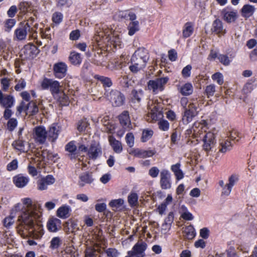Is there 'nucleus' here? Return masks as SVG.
<instances>
[{
    "label": "nucleus",
    "instance_id": "nucleus-1",
    "mask_svg": "<svg viewBox=\"0 0 257 257\" xmlns=\"http://www.w3.org/2000/svg\"><path fill=\"white\" fill-rule=\"evenodd\" d=\"M12 214L17 217L16 228L20 234H24L25 230L29 231L31 237L40 239L44 234L41 215L31 212L21 203L16 204L12 209Z\"/></svg>",
    "mask_w": 257,
    "mask_h": 257
},
{
    "label": "nucleus",
    "instance_id": "nucleus-2",
    "mask_svg": "<svg viewBox=\"0 0 257 257\" xmlns=\"http://www.w3.org/2000/svg\"><path fill=\"white\" fill-rule=\"evenodd\" d=\"M149 58L147 50L143 48L138 49L131 58L130 70L133 73H137L146 67Z\"/></svg>",
    "mask_w": 257,
    "mask_h": 257
},
{
    "label": "nucleus",
    "instance_id": "nucleus-3",
    "mask_svg": "<svg viewBox=\"0 0 257 257\" xmlns=\"http://www.w3.org/2000/svg\"><path fill=\"white\" fill-rule=\"evenodd\" d=\"M104 96L113 107H119L122 105L124 102V95L116 89H106Z\"/></svg>",
    "mask_w": 257,
    "mask_h": 257
},
{
    "label": "nucleus",
    "instance_id": "nucleus-4",
    "mask_svg": "<svg viewBox=\"0 0 257 257\" xmlns=\"http://www.w3.org/2000/svg\"><path fill=\"white\" fill-rule=\"evenodd\" d=\"M34 20V18H31L25 25L18 28L15 30V35L17 40H24L26 39L28 32L31 33L32 31L36 32V31H34L33 29L31 28V25Z\"/></svg>",
    "mask_w": 257,
    "mask_h": 257
},
{
    "label": "nucleus",
    "instance_id": "nucleus-5",
    "mask_svg": "<svg viewBox=\"0 0 257 257\" xmlns=\"http://www.w3.org/2000/svg\"><path fill=\"white\" fill-rule=\"evenodd\" d=\"M41 86L44 89L50 88L54 97L61 91L59 82L51 79L44 78L41 82Z\"/></svg>",
    "mask_w": 257,
    "mask_h": 257
},
{
    "label": "nucleus",
    "instance_id": "nucleus-6",
    "mask_svg": "<svg viewBox=\"0 0 257 257\" xmlns=\"http://www.w3.org/2000/svg\"><path fill=\"white\" fill-rule=\"evenodd\" d=\"M169 78L167 77L151 80L148 83L149 89L152 90L154 93L162 91L164 86L167 83Z\"/></svg>",
    "mask_w": 257,
    "mask_h": 257
},
{
    "label": "nucleus",
    "instance_id": "nucleus-7",
    "mask_svg": "<svg viewBox=\"0 0 257 257\" xmlns=\"http://www.w3.org/2000/svg\"><path fill=\"white\" fill-rule=\"evenodd\" d=\"M33 138L36 143L44 144L47 138V132L43 126H37L33 130Z\"/></svg>",
    "mask_w": 257,
    "mask_h": 257
},
{
    "label": "nucleus",
    "instance_id": "nucleus-8",
    "mask_svg": "<svg viewBox=\"0 0 257 257\" xmlns=\"http://www.w3.org/2000/svg\"><path fill=\"white\" fill-rule=\"evenodd\" d=\"M202 141L203 150L209 152L213 149L216 144L215 135L210 132L206 133L203 137Z\"/></svg>",
    "mask_w": 257,
    "mask_h": 257
},
{
    "label": "nucleus",
    "instance_id": "nucleus-9",
    "mask_svg": "<svg viewBox=\"0 0 257 257\" xmlns=\"http://www.w3.org/2000/svg\"><path fill=\"white\" fill-rule=\"evenodd\" d=\"M147 248V244L146 242H138L134 245L131 250L127 252V254L135 257H144L145 256V251Z\"/></svg>",
    "mask_w": 257,
    "mask_h": 257
},
{
    "label": "nucleus",
    "instance_id": "nucleus-10",
    "mask_svg": "<svg viewBox=\"0 0 257 257\" xmlns=\"http://www.w3.org/2000/svg\"><path fill=\"white\" fill-rule=\"evenodd\" d=\"M160 183L162 189L167 190L171 188V174L168 170L164 169L161 172Z\"/></svg>",
    "mask_w": 257,
    "mask_h": 257
},
{
    "label": "nucleus",
    "instance_id": "nucleus-11",
    "mask_svg": "<svg viewBox=\"0 0 257 257\" xmlns=\"http://www.w3.org/2000/svg\"><path fill=\"white\" fill-rule=\"evenodd\" d=\"M156 151L155 149L151 150H145L139 148H134L132 149L129 154L136 158H146L151 157L155 155Z\"/></svg>",
    "mask_w": 257,
    "mask_h": 257
},
{
    "label": "nucleus",
    "instance_id": "nucleus-12",
    "mask_svg": "<svg viewBox=\"0 0 257 257\" xmlns=\"http://www.w3.org/2000/svg\"><path fill=\"white\" fill-rule=\"evenodd\" d=\"M55 178L52 175H48L39 179L37 181V189L39 190H46L48 185L53 184L55 182Z\"/></svg>",
    "mask_w": 257,
    "mask_h": 257
},
{
    "label": "nucleus",
    "instance_id": "nucleus-13",
    "mask_svg": "<svg viewBox=\"0 0 257 257\" xmlns=\"http://www.w3.org/2000/svg\"><path fill=\"white\" fill-rule=\"evenodd\" d=\"M62 222L60 219L51 217L49 218L46 227L48 230L50 232H57L62 228Z\"/></svg>",
    "mask_w": 257,
    "mask_h": 257
},
{
    "label": "nucleus",
    "instance_id": "nucleus-14",
    "mask_svg": "<svg viewBox=\"0 0 257 257\" xmlns=\"http://www.w3.org/2000/svg\"><path fill=\"white\" fill-rule=\"evenodd\" d=\"M239 177L237 174H232L228 178V183H227L221 192V195L229 196L234 185L238 181Z\"/></svg>",
    "mask_w": 257,
    "mask_h": 257
},
{
    "label": "nucleus",
    "instance_id": "nucleus-15",
    "mask_svg": "<svg viewBox=\"0 0 257 257\" xmlns=\"http://www.w3.org/2000/svg\"><path fill=\"white\" fill-rule=\"evenodd\" d=\"M102 154V149L99 144L92 143L88 149L87 156L88 158L92 160H95Z\"/></svg>",
    "mask_w": 257,
    "mask_h": 257
},
{
    "label": "nucleus",
    "instance_id": "nucleus-16",
    "mask_svg": "<svg viewBox=\"0 0 257 257\" xmlns=\"http://www.w3.org/2000/svg\"><path fill=\"white\" fill-rule=\"evenodd\" d=\"M63 226L64 229L67 234L75 232L79 229L77 220L73 218L69 219L64 223Z\"/></svg>",
    "mask_w": 257,
    "mask_h": 257
},
{
    "label": "nucleus",
    "instance_id": "nucleus-17",
    "mask_svg": "<svg viewBox=\"0 0 257 257\" xmlns=\"http://www.w3.org/2000/svg\"><path fill=\"white\" fill-rule=\"evenodd\" d=\"M30 181L28 176H24L22 174H18L13 177V182L18 188H23L26 186Z\"/></svg>",
    "mask_w": 257,
    "mask_h": 257
},
{
    "label": "nucleus",
    "instance_id": "nucleus-18",
    "mask_svg": "<svg viewBox=\"0 0 257 257\" xmlns=\"http://www.w3.org/2000/svg\"><path fill=\"white\" fill-rule=\"evenodd\" d=\"M223 20L228 23L234 22L238 18L237 12L235 11H231L228 9H224L221 12Z\"/></svg>",
    "mask_w": 257,
    "mask_h": 257
},
{
    "label": "nucleus",
    "instance_id": "nucleus-19",
    "mask_svg": "<svg viewBox=\"0 0 257 257\" xmlns=\"http://www.w3.org/2000/svg\"><path fill=\"white\" fill-rule=\"evenodd\" d=\"M53 70L55 77L58 78H62L66 74L67 66L63 62H59L54 64Z\"/></svg>",
    "mask_w": 257,
    "mask_h": 257
},
{
    "label": "nucleus",
    "instance_id": "nucleus-20",
    "mask_svg": "<svg viewBox=\"0 0 257 257\" xmlns=\"http://www.w3.org/2000/svg\"><path fill=\"white\" fill-rule=\"evenodd\" d=\"M30 107H33L31 112H38L39 111V108L34 102L31 101L26 103L24 101H22L20 105L17 107V111L19 112L27 111L29 110Z\"/></svg>",
    "mask_w": 257,
    "mask_h": 257
},
{
    "label": "nucleus",
    "instance_id": "nucleus-21",
    "mask_svg": "<svg viewBox=\"0 0 257 257\" xmlns=\"http://www.w3.org/2000/svg\"><path fill=\"white\" fill-rule=\"evenodd\" d=\"M78 184L80 187H83L86 184H91L93 181L92 173L89 172H85L79 176Z\"/></svg>",
    "mask_w": 257,
    "mask_h": 257
},
{
    "label": "nucleus",
    "instance_id": "nucleus-22",
    "mask_svg": "<svg viewBox=\"0 0 257 257\" xmlns=\"http://www.w3.org/2000/svg\"><path fill=\"white\" fill-rule=\"evenodd\" d=\"M211 31L219 37L225 35L226 33V29L223 28L222 22L218 19L213 22Z\"/></svg>",
    "mask_w": 257,
    "mask_h": 257
},
{
    "label": "nucleus",
    "instance_id": "nucleus-23",
    "mask_svg": "<svg viewBox=\"0 0 257 257\" xmlns=\"http://www.w3.org/2000/svg\"><path fill=\"white\" fill-rule=\"evenodd\" d=\"M14 102L15 99L13 96L8 94L5 95L2 102L0 103L2 106L6 108L4 112H10L9 108L14 105Z\"/></svg>",
    "mask_w": 257,
    "mask_h": 257
},
{
    "label": "nucleus",
    "instance_id": "nucleus-24",
    "mask_svg": "<svg viewBox=\"0 0 257 257\" xmlns=\"http://www.w3.org/2000/svg\"><path fill=\"white\" fill-rule=\"evenodd\" d=\"M119 122L124 129L128 130L132 128L129 113H120L118 116Z\"/></svg>",
    "mask_w": 257,
    "mask_h": 257
},
{
    "label": "nucleus",
    "instance_id": "nucleus-25",
    "mask_svg": "<svg viewBox=\"0 0 257 257\" xmlns=\"http://www.w3.org/2000/svg\"><path fill=\"white\" fill-rule=\"evenodd\" d=\"M71 211V209L69 206L63 205L57 209L56 215L60 218L66 219L70 216Z\"/></svg>",
    "mask_w": 257,
    "mask_h": 257
},
{
    "label": "nucleus",
    "instance_id": "nucleus-26",
    "mask_svg": "<svg viewBox=\"0 0 257 257\" xmlns=\"http://www.w3.org/2000/svg\"><path fill=\"white\" fill-rule=\"evenodd\" d=\"M60 133L59 127L57 125L51 126L47 132V138L49 141L55 142L57 139Z\"/></svg>",
    "mask_w": 257,
    "mask_h": 257
},
{
    "label": "nucleus",
    "instance_id": "nucleus-27",
    "mask_svg": "<svg viewBox=\"0 0 257 257\" xmlns=\"http://www.w3.org/2000/svg\"><path fill=\"white\" fill-rule=\"evenodd\" d=\"M108 139L109 145L112 147L113 151L117 154L120 153L122 151L121 142L116 140L113 136H109Z\"/></svg>",
    "mask_w": 257,
    "mask_h": 257
},
{
    "label": "nucleus",
    "instance_id": "nucleus-28",
    "mask_svg": "<svg viewBox=\"0 0 257 257\" xmlns=\"http://www.w3.org/2000/svg\"><path fill=\"white\" fill-rule=\"evenodd\" d=\"M25 143L26 142L23 140L22 137H19L18 139L13 142L12 146L15 150L21 153H25L26 152Z\"/></svg>",
    "mask_w": 257,
    "mask_h": 257
},
{
    "label": "nucleus",
    "instance_id": "nucleus-29",
    "mask_svg": "<svg viewBox=\"0 0 257 257\" xmlns=\"http://www.w3.org/2000/svg\"><path fill=\"white\" fill-rule=\"evenodd\" d=\"M104 61L105 56L103 55L102 50L98 49L94 52L92 62L97 65H102Z\"/></svg>",
    "mask_w": 257,
    "mask_h": 257
},
{
    "label": "nucleus",
    "instance_id": "nucleus-30",
    "mask_svg": "<svg viewBox=\"0 0 257 257\" xmlns=\"http://www.w3.org/2000/svg\"><path fill=\"white\" fill-rule=\"evenodd\" d=\"M254 10L255 9L253 6L249 5H245L243 6L241 10V15L245 18H249L253 15Z\"/></svg>",
    "mask_w": 257,
    "mask_h": 257
},
{
    "label": "nucleus",
    "instance_id": "nucleus-31",
    "mask_svg": "<svg viewBox=\"0 0 257 257\" xmlns=\"http://www.w3.org/2000/svg\"><path fill=\"white\" fill-rule=\"evenodd\" d=\"M220 147L219 151L220 152L225 153L226 152L230 151L232 147V144L230 141L228 140H222L220 143Z\"/></svg>",
    "mask_w": 257,
    "mask_h": 257
},
{
    "label": "nucleus",
    "instance_id": "nucleus-32",
    "mask_svg": "<svg viewBox=\"0 0 257 257\" xmlns=\"http://www.w3.org/2000/svg\"><path fill=\"white\" fill-rule=\"evenodd\" d=\"M163 113H147L145 118L149 122L155 123L163 117Z\"/></svg>",
    "mask_w": 257,
    "mask_h": 257
},
{
    "label": "nucleus",
    "instance_id": "nucleus-33",
    "mask_svg": "<svg viewBox=\"0 0 257 257\" xmlns=\"http://www.w3.org/2000/svg\"><path fill=\"white\" fill-rule=\"evenodd\" d=\"M193 32V25L191 22L186 23L183 27V36L184 38L190 37Z\"/></svg>",
    "mask_w": 257,
    "mask_h": 257
},
{
    "label": "nucleus",
    "instance_id": "nucleus-34",
    "mask_svg": "<svg viewBox=\"0 0 257 257\" xmlns=\"http://www.w3.org/2000/svg\"><path fill=\"white\" fill-rule=\"evenodd\" d=\"M154 135V131L150 128L144 129L142 131V137L141 138V142L145 143L152 138Z\"/></svg>",
    "mask_w": 257,
    "mask_h": 257
},
{
    "label": "nucleus",
    "instance_id": "nucleus-35",
    "mask_svg": "<svg viewBox=\"0 0 257 257\" xmlns=\"http://www.w3.org/2000/svg\"><path fill=\"white\" fill-rule=\"evenodd\" d=\"M131 95L132 102L135 103L137 102L138 103H139L141 101L142 97L143 96V91L141 89L139 90L134 89L132 91Z\"/></svg>",
    "mask_w": 257,
    "mask_h": 257
},
{
    "label": "nucleus",
    "instance_id": "nucleus-36",
    "mask_svg": "<svg viewBox=\"0 0 257 257\" xmlns=\"http://www.w3.org/2000/svg\"><path fill=\"white\" fill-rule=\"evenodd\" d=\"M184 233L186 238L188 239H193L196 235L195 230L192 225L186 226L184 229Z\"/></svg>",
    "mask_w": 257,
    "mask_h": 257
},
{
    "label": "nucleus",
    "instance_id": "nucleus-37",
    "mask_svg": "<svg viewBox=\"0 0 257 257\" xmlns=\"http://www.w3.org/2000/svg\"><path fill=\"white\" fill-rule=\"evenodd\" d=\"M95 78L101 82L105 90L106 89V87H107V89H110L109 87L112 85L111 79L108 77L97 75Z\"/></svg>",
    "mask_w": 257,
    "mask_h": 257
},
{
    "label": "nucleus",
    "instance_id": "nucleus-38",
    "mask_svg": "<svg viewBox=\"0 0 257 257\" xmlns=\"http://www.w3.org/2000/svg\"><path fill=\"white\" fill-rule=\"evenodd\" d=\"M15 216L12 214L11 210L10 215L9 216L6 217L3 221L4 226L7 228H10L15 222Z\"/></svg>",
    "mask_w": 257,
    "mask_h": 257
},
{
    "label": "nucleus",
    "instance_id": "nucleus-39",
    "mask_svg": "<svg viewBox=\"0 0 257 257\" xmlns=\"http://www.w3.org/2000/svg\"><path fill=\"white\" fill-rule=\"evenodd\" d=\"M62 243V240L60 237H54L50 241L49 247L53 250L58 249L61 246Z\"/></svg>",
    "mask_w": 257,
    "mask_h": 257
},
{
    "label": "nucleus",
    "instance_id": "nucleus-40",
    "mask_svg": "<svg viewBox=\"0 0 257 257\" xmlns=\"http://www.w3.org/2000/svg\"><path fill=\"white\" fill-rule=\"evenodd\" d=\"M69 60L72 64L77 65L81 63L82 58L80 54L76 52H72L69 56Z\"/></svg>",
    "mask_w": 257,
    "mask_h": 257
},
{
    "label": "nucleus",
    "instance_id": "nucleus-41",
    "mask_svg": "<svg viewBox=\"0 0 257 257\" xmlns=\"http://www.w3.org/2000/svg\"><path fill=\"white\" fill-rule=\"evenodd\" d=\"M128 35L133 36L139 30V22L137 21L132 22L128 26Z\"/></svg>",
    "mask_w": 257,
    "mask_h": 257
},
{
    "label": "nucleus",
    "instance_id": "nucleus-42",
    "mask_svg": "<svg viewBox=\"0 0 257 257\" xmlns=\"http://www.w3.org/2000/svg\"><path fill=\"white\" fill-rule=\"evenodd\" d=\"M16 24V21L14 19H7L4 23V30L6 32H10Z\"/></svg>",
    "mask_w": 257,
    "mask_h": 257
},
{
    "label": "nucleus",
    "instance_id": "nucleus-43",
    "mask_svg": "<svg viewBox=\"0 0 257 257\" xmlns=\"http://www.w3.org/2000/svg\"><path fill=\"white\" fill-rule=\"evenodd\" d=\"M15 82L16 84L15 86V89L17 91H20L23 90L26 86V81L24 78L16 79Z\"/></svg>",
    "mask_w": 257,
    "mask_h": 257
},
{
    "label": "nucleus",
    "instance_id": "nucleus-44",
    "mask_svg": "<svg viewBox=\"0 0 257 257\" xmlns=\"http://www.w3.org/2000/svg\"><path fill=\"white\" fill-rule=\"evenodd\" d=\"M193 92V87L191 84L187 83L184 84L180 89V92L184 95H188Z\"/></svg>",
    "mask_w": 257,
    "mask_h": 257
},
{
    "label": "nucleus",
    "instance_id": "nucleus-45",
    "mask_svg": "<svg viewBox=\"0 0 257 257\" xmlns=\"http://www.w3.org/2000/svg\"><path fill=\"white\" fill-rule=\"evenodd\" d=\"M201 130H202V128H201ZM200 132H201V133L203 132V131L202 130H199L197 133H199V135L197 134L196 135L195 133L196 132V130H193H193L192 128H189V129H187L186 131H185V137L186 138H189V137H191V136H192L193 138L194 139H196L198 137H199V138H201L200 135L201 134V133H200Z\"/></svg>",
    "mask_w": 257,
    "mask_h": 257
},
{
    "label": "nucleus",
    "instance_id": "nucleus-46",
    "mask_svg": "<svg viewBox=\"0 0 257 257\" xmlns=\"http://www.w3.org/2000/svg\"><path fill=\"white\" fill-rule=\"evenodd\" d=\"M65 151L71 153V155H75L77 147L75 145L74 141H70L65 147Z\"/></svg>",
    "mask_w": 257,
    "mask_h": 257
},
{
    "label": "nucleus",
    "instance_id": "nucleus-47",
    "mask_svg": "<svg viewBox=\"0 0 257 257\" xmlns=\"http://www.w3.org/2000/svg\"><path fill=\"white\" fill-rule=\"evenodd\" d=\"M229 139V141L238 142L241 138L240 134L236 130H232L229 132V135L228 137Z\"/></svg>",
    "mask_w": 257,
    "mask_h": 257
},
{
    "label": "nucleus",
    "instance_id": "nucleus-48",
    "mask_svg": "<svg viewBox=\"0 0 257 257\" xmlns=\"http://www.w3.org/2000/svg\"><path fill=\"white\" fill-rule=\"evenodd\" d=\"M198 113H184L182 116V120L183 123L187 124L193 120V118L196 116Z\"/></svg>",
    "mask_w": 257,
    "mask_h": 257
},
{
    "label": "nucleus",
    "instance_id": "nucleus-49",
    "mask_svg": "<svg viewBox=\"0 0 257 257\" xmlns=\"http://www.w3.org/2000/svg\"><path fill=\"white\" fill-rule=\"evenodd\" d=\"M88 124V121L86 118L81 119L77 123V129L79 132H83L85 130Z\"/></svg>",
    "mask_w": 257,
    "mask_h": 257
},
{
    "label": "nucleus",
    "instance_id": "nucleus-50",
    "mask_svg": "<svg viewBox=\"0 0 257 257\" xmlns=\"http://www.w3.org/2000/svg\"><path fill=\"white\" fill-rule=\"evenodd\" d=\"M55 97L63 105H65L68 102V96L62 91Z\"/></svg>",
    "mask_w": 257,
    "mask_h": 257
},
{
    "label": "nucleus",
    "instance_id": "nucleus-51",
    "mask_svg": "<svg viewBox=\"0 0 257 257\" xmlns=\"http://www.w3.org/2000/svg\"><path fill=\"white\" fill-rule=\"evenodd\" d=\"M218 59L222 64L226 66H228L231 62L228 56L225 54H219Z\"/></svg>",
    "mask_w": 257,
    "mask_h": 257
},
{
    "label": "nucleus",
    "instance_id": "nucleus-52",
    "mask_svg": "<svg viewBox=\"0 0 257 257\" xmlns=\"http://www.w3.org/2000/svg\"><path fill=\"white\" fill-rule=\"evenodd\" d=\"M128 202L131 206H135L138 201V196L136 193H131L128 196Z\"/></svg>",
    "mask_w": 257,
    "mask_h": 257
},
{
    "label": "nucleus",
    "instance_id": "nucleus-53",
    "mask_svg": "<svg viewBox=\"0 0 257 257\" xmlns=\"http://www.w3.org/2000/svg\"><path fill=\"white\" fill-rule=\"evenodd\" d=\"M159 128L160 130L163 131H167L169 128V122L165 119H161L158 122Z\"/></svg>",
    "mask_w": 257,
    "mask_h": 257
},
{
    "label": "nucleus",
    "instance_id": "nucleus-54",
    "mask_svg": "<svg viewBox=\"0 0 257 257\" xmlns=\"http://www.w3.org/2000/svg\"><path fill=\"white\" fill-rule=\"evenodd\" d=\"M96 251L93 247H87L85 250V257H97Z\"/></svg>",
    "mask_w": 257,
    "mask_h": 257
},
{
    "label": "nucleus",
    "instance_id": "nucleus-55",
    "mask_svg": "<svg viewBox=\"0 0 257 257\" xmlns=\"http://www.w3.org/2000/svg\"><path fill=\"white\" fill-rule=\"evenodd\" d=\"M63 15L60 12H55L52 16V21L56 24H60L63 20Z\"/></svg>",
    "mask_w": 257,
    "mask_h": 257
},
{
    "label": "nucleus",
    "instance_id": "nucleus-56",
    "mask_svg": "<svg viewBox=\"0 0 257 257\" xmlns=\"http://www.w3.org/2000/svg\"><path fill=\"white\" fill-rule=\"evenodd\" d=\"M18 121L17 119L12 118H10L7 123L8 129L11 131H13L17 126Z\"/></svg>",
    "mask_w": 257,
    "mask_h": 257
},
{
    "label": "nucleus",
    "instance_id": "nucleus-57",
    "mask_svg": "<svg viewBox=\"0 0 257 257\" xmlns=\"http://www.w3.org/2000/svg\"><path fill=\"white\" fill-rule=\"evenodd\" d=\"M212 80L216 81L219 85H222L223 83V75L220 72H216L213 74L211 77Z\"/></svg>",
    "mask_w": 257,
    "mask_h": 257
},
{
    "label": "nucleus",
    "instance_id": "nucleus-58",
    "mask_svg": "<svg viewBox=\"0 0 257 257\" xmlns=\"http://www.w3.org/2000/svg\"><path fill=\"white\" fill-rule=\"evenodd\" d=\"M134 136L132 133H128L125 136V140L127 145L130 147H132L134 145Z\"/></svg>",
    "mask_w": 257,
    "mask_h": 257
},
{
    "label": "nucleus",
    "instance_id": "nucleus-59",
    "mask_svg": "<svg viewBox=\"0 0 257 257\" xmlns=\"http://www.w3.org/2000/svg\"><path fill=\"white\" fill-rule=\"evenodd\" d=\"M105 252L108 257H118L119 255V252L114 248H108Z\"/></svg>",
    "mask_w": 257,
    "mask_h": 257
},
{
    "label": "nucleus",
    "instance_id": "nucleus-60",
    "mask_svg": "<svg viewBox=\"0 0 257 257\" xmlns=\"http://www.w3.org/2000/svg\"><path fill=\"white\" fill-rule=\"evenodd\" d=\"M18 167V161L17 159L12 160L7 166V169L8 171H12L16 170Z\"/></svg>",
    "mask_w": 257,
    "mask_h": 257
},
{
    "label": "nucleus",
    "instance_id": "nucleus-61",
    "mask_svg": "<svg viewBox=\"0 0 257 257\" xmlns=\"http://www.w3.org/2000/svg\"><path fill=\"white\" fill-rule=\"evenodd\" d=\"M215 92V86L214 84H210L206 87L205 93L209 97L213 96Z\"/></svg>",
    "mask_w": 257,
    "mask_h": 257
},
{
    "label": "nucleus",
    "instance_id": "nucleus-62",
    "mask_svg": "<svg viewBox=\"0 0 257 257\" xmlns=\"http://www.w3.org/2000/svg\"><path fill=\"white\" fill-rule=\"evenodd\" d=\"M123 203V200L122 199L112 200L109 203V205L111 207L118 208L120 207Z\"/></svg>",
    "mask_w": 257,
    "mask_h": 257
},
{
    "label": "nucleus",
    "instance_id": "nucleus-63",
    "mask_svg": "<svg viewBox=\"0 0 257 257\" xmlns=\"http://www.w3.org/2000/svg\"><path fill=\"white\" fill-rule=\"evenodd\" d=\"M108 30H105V31H100L98 32V31H96V34H95V36L94 37L95 40L97 41V42H99V40L101 39V38H103L104 36L108 35Z\"/></svg>",
    "mask_w": 257,
    "mask_h": 257
},
{
    "label": "nucleus",
    "instance_id": "nucleus-64",
    "mask_svg": "<svg viewBox=\"0 0 257 257\" xmlns=\"http://www.w3.org/2000/svg\"><path fill=\"white\" fill-rule=\"evenodd\" d=\"M192 66L188 65L185 67L182 71V75L184 77H188L190 76Z\"/></svg>",
    "mask_w": 257,
    "mask_h": 257
}]
</instances>
